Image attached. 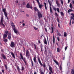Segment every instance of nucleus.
<instances>
[{
	"instance_id": "f257e3e1",
	"label": "nucleus",
	"mask_w": 74,
	"mask_h": 74,
	"mask_svg": "<svg viewBox=\"0 0 74 74\" xmlns=\"http://www.w3.org/2000/svg\"><path fill=\"white\" fill-rule=\"evenodd\" d=\"M11 23L12 24L11 26H12V27L13 28V30L14 31V32L16 34L18 35L19 34V31L17 30V29L15 27V25L13 22H11Z\"/></svg>"
},
{
	"instance_id": "f03ea898",
	"label": "nucleus",
	"mask_w": 74,
	"mask_h": 74,
	"mask_svg": "<svg viewBox=\"0 0 74 74\" xmlns=\"http://www.w3.org/2000/svg\"><path fill=\"white\" fill-rule=\"evenodd\" d=\"M37 57L38 62L39 63V64H40V66H43V67H44V68H45V67H46V64H45V63H44L43 64V65L42 64L41 62V60H40V56H37Z\"/></svg>"
},
{
	"instance_id": "7ed1b4c3",
	"label": "nucleus",
	"mask_w": 74,
	"mask_h": 74,
	"mask_svg": "<svg viewBox=\"0 0 74 74\" xmlns=\"http://www.w3.org/2000/svg\"><path fill=\"white\" fill-rule=\"evenodd\" d=\"M20 55L21 56V57L19 58L21 60H22H22H23L24 62L25 63V65L26 66L27 63L26 62V58H23V55H22V54L21 53H20Z\"/></svg>"
},
{
	"instance_id": "20e7f679",
	"label": "nucleus",
	"mask_w": 74,
	"mask_h": 74,
	"mask_svg": "<svg viewBox=\"0 0 74 74\" xmlns=\"http://www.w3.org/2000/svg\"><path fill=\"white\" fill-rule=\"evenodd\" d=\"M6 11V9H5V8L4 9H2V11L3 12L5 16L6 17V18H7L8 19V17H7L8 14L7 12H5Z\"/></svg>"
},
{
	"instance_id": "39448f33",
	"label": "nucleus",
	"mask_w": 74,
	"mask_h": 74,
	"mask_svg": "<svg viewBox=\"0 0 74 74\" xmlns=\"http://www.w3.org/2000/svg\"><path fill=\"white\" fill-rule=\"evenodd\" d=\"M48 2L50 6V12L51 14H52V13H53V12H52V7H51V2H50V1H49V0H48Z\"/></svg>"
},
{
	"instance_id": "423d86ee",
	"label": "nucleus",
	"mask_w": 74,
	"mask_h": 74,
	"mask_svg": "<svg viewBox=\"0 0 74 74\" xmlns=\"http://www.w3.org/2000/svg\"><path fill=\"white\" fill-rule=\"evenodd\" d=\"M71 16H71V20H70V23H69V25L70 26V25H71V20L72 19H73V20H74V14L73 13H71Z\"/></svg>"
},
{
	"instance_id": "0eeeda50",
	"label": "nucleus",
	"mask_w": 74,
	"mask_h": 74,
	"mask_svg": "<svg viewBox=\"0 0 74 74\" xmlns=\"http://www.w3.org/2000/svg\"><path fill=\"white\" fill-rule=\"evenodd\" d=\"M49 70L50 72H49V74H52L51 73H53V71H52V68L50 66V65H49Z\"/></svg>"
},
{
	"instance_id": "6e6552de",
	"label": "nucleus",
	"mask_w": 74,
	"mask_h": 74,
	"mask_svg": "<svg viewBox=\"0 0 74 74\" xmlns=\"http://www.w3.org/2000/svg\"><path fill=\"white\" fill-rule=\"evenodd\" d=\"M26 57H27V58H29V56H30V53L28 50H27L26 51Z\"/></svg>"
},
{
	"instance_id": "1a4fd4ad",
	"label": "nucleus",
	"mask_w": 74,
	"mask_h": 74,
	"mask_svg": "<svg viewBox=\"0 0 74 74\" xmlns=\"http://www.w3.org/2000/svg\"><path fill=\"white\" fill-rule=\"evenodd\" d=\"M53 10H54L55 11H56L57 10V11H58V13H60V10L59 8H55V7H53Z\"/></svg>"
},
{
	"instance_id": "9d476101",
	"label": "nucleus",
	"mask_w": 74,
	"mask_h": 74,
	"mask_svg": "<svg viewBox=\"0 0 74 74\" xmlns=\"http://www.w3.org/2000/svg\"><path fill=\"white\" fill-rule=\"evenodd\" d=\"M37 3H38L39 7L40 8H41L42 7V4L40 5V1L39 0H36Z\"/></svg>"
},
{
	"instance_id": "9b49d317",
	"label": "nucleus",
	"mask_w": 74,
	"mask_h": 74,
	"mask_svg": "<svg viewBox=\"0 0 74 74\" xmlns=\"http://www.w3.org/2000/svg\"><path fill=\"white\" fill-rule=\"evenodd\" d=\"M15 45L14 42H11V44L10 45V46L11 47H12V48H14V47H15Z\"/></svg>"
},
{
	"instance_id": "f8f14e48",
	"label": "nucleus",
	"mask_w": 74,
	"mask_h": 74,
	"mask_svg": "<svg viewBox=\"0 0 74 74\" xmlns=\"http://www.w3.org/2000/svg\"><path fill=\"white\" fill-rule=\"evenodd\" d=\"M38 15L39 18H41L42 17V14L40 12H38Z\"/></svg>"
},
{
	"instance_id": "ddd939ff",
	"label": "nucleus",
	"mask_w": 74,
	"mask_h": 74,
	"mask_svg": "<svg viewBox=\"0 0 74 74\" xmlns=\"http://www.w3.org/2000/svg\"><path fill=\"white\" fill-rule=\"evenodd\" d=\"M58 0H56V3L58 7H60V3L58 2Z\"/></svg>"
},
{
	"instance_id": "4468645a",
	"label": "nucleus",
	"mask_w": 74,
	"mask_h": 74,
	"mask_svg": "<svg viewBox=\"0 0 74 74\" xmlns=\"http://www.w3.org/2000/svg\"><path fill=\"white\" fill-rule=\"evenodd\" d=\"M34 49H35L36 51H37L38 49V47H37V45L35 44H34Z\"/></svg>"
},
{
	"instance_id": "2eb2a0df",
	"label": "nucleus",
	"mask_w": 74,
	"mask_h": 74,
	"mask_svg": "<svg viewBox=\"0 0 74 74\" xmlns=\"http://www.w3.org/2000/svg\"><path fill=\"white\" fill-rule=\"evenodd\" d=\"M8 38L9 40H11V33L10 32L8 35Z\"/></svg>"
},
{
	"instance_id": "dca6fc26",
	"label": "nucleus",
	"mask_w": 74,
	"mask_h": 74,
	"mask_svg": "<svg viewBox=\"0 0 74 74\" xmlns=\"http://www.w3.org/2000/svg\"><path fill=\"white\" fill-rule=\"evenodd\" d=\"M34 10L35 11H36L37 12H39V10H38V9L36 7H35L34 8Z\"/></svg>"
},
{
	"instance_id": "f3484780",
	"label": "nucleus",
	"mask_w": 74,
	"mask_h": 74,
	"mask_svg": "<svg viewBox=\"0 0 74 74\" xmlns=\"http://www.w3.org/2000/svg\"><path fill=\"white\" fill-rule=\"evenodd\" d=\"M44 42L45 44L46 45H47V39H45L44 40Z\"/></svg>"
},
{
	"instance_id": "a211bd4d",
	"label": "nucleus",
	"mask_w": 74,
	"mask_h": 74,
	"mask_svg": "<svg viewBox=\"0 0 74 74\" xmlns=\"http://www.w3.org/2000/svg\"><path fill=\"white\" fill-rule=\"evenodd\" d=\"M7 37V35L5 34H4L3 35V39H5V38H6Z\"/></svg>"
},
{
	"instance_id": "6ab92c4d",
	"label": "nucleus",
	"mask_w": 74,
	"mask_h": 74,
	"mask_svg": "<svg viewBox=\"0 0 74 74\" xmlns=\"http://www.w3.org/2000/svg\"><path fill=\"white\" fill-rule=\"evenodd\" d=\"M53 43L55 44V35H53Z\"/></svg>"
},
{
	"instance_id": "aec40b11",
	"label": "nucleus",
	"mask_w": 74,
	"mask_h": 74,
	"mask_svg": "<svg viewBox=\"0 0 74 74\" xmlns=\"http://www.w3.org/2000/svg\"><path fill=\"white\" fill-rule=\"evenodd\" d=\"M30 5L29 4V3H28L26 5V7L27 8H30Z\"/></svg>"
},
{
	"instance_id": "412c9836",
	"label": "nucleus",
	"mask_w": 74,
	"mask_h": 74,
	"mask_svg": "<svg viewBox=\"0 0 74 74\" xmlns=\"http://www.w3.org/2000/svg\"><path fill=\"white\" fill-rule=\"evenodd\" d=\"M53 60L54 61V62H55V63H56V64H57V65H58V66H59V62H57L56 61V60L53 59Z\"/></svg>"
},
{
	"instance_id": "4be33fe9",
	"label": "nucleus",
	"mask_w": 74,
	"mask_h": 74,
	"mask_svg": "<svg viewBox=\"0 0 74 74\" xmlns=\"http://www.w3.org/2000/svg\"><path fill=\"white\" fill-rule=\"evenodd\" d=\"M11 55H12V57H13L14 58V59H15V54H14V53H13L12 52H11Z\"/></svg>"
},
{
	"instance_id": "5701e85b",
	"label": "nucleus",
	"mask_w": 74,
	"mask_h": 74,
	"mask_svg": "<svg viewBox=\"0 0 74 74\" xmlns=\"http://www.w3.org/2000/svg\"><path fill=\"white\" fill-rule=\"evenodd\" d=\"M44 4L45 6V9L46 10H47V3L45 2L44 3Z\"/></svg>"
},
{
	"instance_id": "b1692460",
	"label": "nucleus",
	"mask_w": 74,
	"mask_h": 74,
	"mask_svg": "<svg viewBox=\"0 0 74 74\" xmlns=\"http://www.w3.org/2000/svg\"><path fill=\"white\" fill-rule=\"evenodd\" d=\"M72 11H73V10L72 9H69L68 10L67 12L68 13H70V12H72Z\"/></svg>"
},
{
	"instance_id": "393cba45",
	"label": "nucleus",
	"mask_w": 74,
	"mask_h": 74,
	"mask_svg": "<svg viewBox=\"0 0 74 74\" xmlns=\"http://www.w3.org/2000/svg\"><path fill=\"white\" fill-rule=\"evenodd\" d=\"M2 56L3 59H6V57L4 55V54H2Z\"/></svg>"
},
{
	"instance_id": "a878e982",
	"label": "nucleus",
	"mask_w": 74,
	"mask_h": 74,
	"mask_svg": "<svg viewBox=\"0 0 74 74\" xmlns=\"http://www.w3.org/2000/svg\"><path fill=\"white\" fill-rule=\"evenodd\" d=\"M69 7L71 9H72V8H73V5H72V4L71 3H70V4Z\"/></svg>"
},
{
	"instance_id": "bb28decb",
	"label": "nucleus",
	"mask_w": 74,
	"mask_h": 74,
	"mask_svg": "<svg viewBox=\"0 0 74 74\" xmlns=\"http://www.w3.org/2000/svg\"><path fill=\"white\" fill-rule=\"evenodd\" d=\"M33 60H34V63H37V59H36V58H34Z\"/></svg>"
},
{
	"instance_id": "cd10ccee",
	"label": "nucleus",
	"mask_w": 74,
	"mask_h": 74,
	"mask_svg": "<svg viewBox=\"0 0 74 74\" xmlns=\"http://www.w3.org/2000/svg\"><path fill=\"white\" fill-rule=\"evenodd\" d=\"M17 69L18 70V72H19L20 71V68H19V66H18L17 67Z\"/></svg>"
},
{
	"instance_id": "c85d7f7f",
	"label": "nucleus",
	"mask_w": 74,
	"mask_h": 74,
	"mask_svg": "<svg viewBox=\"0 0 74 74\" xmlns=\"http://www.w3.org/2000/svg\"><path fill=\"white\" fill-rule=\"evenodd\" d=\"M3 17H1V23H3Z\"/></svg>"
},
{
	"instance_id": "c756f323",
	"label": "nucleus",
	"mask_w": 74,
	"mask_h": 74,
	"mask_svg": "<svg viewBox=\"0 0 74 74\" xmlns=\"http://www.w3.org/2000/svg\"><path fill=\"white\" fill-rule=\"evenodd\" d=\"M8 31H6L5 32V34H6V35H8Z\"/></svg>"
},
{
	"instance_id": "7c9ffc66",
	"label": "nucleus",
	"mask_w": 74,
	"mask_h": 74,
	"mask_svg": "<svg viewBox=\"0 0 74 74\" xmlns=\"http://www.w3.org/2000/svg\"><path fill=\"white\" fill-rule=\"evenodd\" d=\"M3 39V41H4L5 42V43H6V42H7V41H8V40H7V39Z\"/></svg>"
},
{
	"instance_id": "2f4dec72",
	"label": "nucleus",
	"mask_w": 74,
	"mask_h": 74,
	"mask_svg": "<svg viewBox=\"0 0 74 74\" xmlns=\"http://www.w3.org/2000/svg\"><path fill=\"white\" fill-rule=\"evenodd\" d=\"M51 30H52V31H51V33H53L54 32V29H53V27H51Z\"/></svg>"
},
{
	"instance_id": "473e14b6",
	"label": "nucleus",
	"mask_w": 74,
	"mask_h": 74,
	"mask_svg": "<svg viewBox=\"0 0 74 74\" xmlns=\"http://www.w3.org/2000/svg\"><path fill=\"white\" fill-rule=\"evenodd\" d=\"M30 60H31V64H32V67H33V66H34V64H33V60H32V59H31Z\"/></svg>"
},
{
	"instance_id": "72a5a7b5",
	"label": "nucleus",
	"mask_w": 74,
	"mask_h": 74,
	"mask_svg": "<svg viewBox=\"0 0 74 74\" xmlns=\"http://www.w3.org/2000/svg\"><path fill=\"white\" fill-rule=\"evenodd\" d=\"M60 13V15H61V16H64V13H63V12H61Z\"/></svg>"
},
{
	"instance_id": "f704fd0d",
	"label": "nucleus",
	"mask_w": 74,
	"mask_h": 74,
	"mask_svg": "<svg viewBox=\"0 0 74 74\" xmlns=\"http://www.w3.org/2000/svg\"><path fill=\"white\" fill-rule=\"evenodd\" d=\"M4 65L5 66V68L6 70H7L8 69V67H7V66H8L7 65L4 64Z\"/></svg>"
},
{
	"instance_id": "c9c22d12",
	"label": "nucleus",
	"mask_w": 74,
	"mask_h": 74,
	"mask_svg": "<svg viewBox=\"0 0 74 74\" xmlns=\"http://www.w3.org/2000/svg\"><path fill=\"white\" fill-rule=\"evenodd\" d=\"M71 74H74V69H73L71 71Z\"/></svg>"
},
{
	"instance_id": "e433bc0d",
	"label": "nucleus",
	"mask_w": 74,
	"mask_h": 74,
	"mask_svg": "<svg viewBox=\"0 0 74 74\" xmlns=\"http://www.w3.org/2000/svg\"><path fill=\"white\" fill-rule=\"evenodd\" d=\"M57 52H60V49L59 48H57Z\"/></svg>"
},
{
	"instance_id": "4c0bfd02",
	"label": "nucleus",
	"mask_w": 74,
	"mask_h": 74,
	"mask_svg": "<svg viewBox=\"0 0 74 74\" xmlns=\"http://www.w3.org/2000/svg\"><path fill=\"white\" fill-rule=\"evenodd\" d=\"M44 53L45 55H47V51L45 50Z\"/></svg>"
},
{
	"instance_id": "58836bf2",
	"label": "nucleus",
	"mask_w": 74,
	"mask_h": 74,
	"mask_svg": "<svg viewBox=\"0 0 74 74\" xmlns=\"http://www.w3.org/2000/svg\"><path fill=\"white\" fill-rule=\"evenodd\" d=\"M34 29L35 30H37L38 29V28H36V27H34Z\"/></svg>"
},
{
	"instance_id": "ea45409f",
	"label": "nucleus",
	"mask_w": 74,
	"mask_h": 74,
	"mask_svg": "<svg viewBox=\"0 0 74 74\" xmlns=\"http://www.w3.org/2000/svg\"><path fill=\"white\" fill-rule=\"evenodd\" d=\"M40 50L41 51L40 52H42V54H43V53H44V52H43V50H42V49H41Z\"/></svg>"
},
{
	"instance_id": "a19ab883",
	"label": "nucleus",
	"mask_w": 74,
	"mask_h": 74,
	"mask_svg": "<svg viewBox=\"0 0 74 74\" xmlns=\"http://www.w3.org/2000/svg\"><path fill=\"white\" fill-rule=\"evenodd\" d=\"M57 36H59V37H60L61 36V34H60V33H57Z\"/></svg>"
},
{
	"instance_id": "79ce46f5",
	"label": "nucleus",
	"mask_w": 74,
	"mask_h": 74,
	"mask_svg": "<svg viewBox=\"0 0 74 74\" xmlns=\"http://www.w3.org/2000/svg\"><path fill=\"white\" fill-rule=\"evenodd\" d=\"M66 35H67V33H66V32H64V37H66Z\"/></svg>"
},
{
	"instance_id": "37998d69",
	"label": "nucleus",
	"mask_w": 74,
	"mask_h": 74,
	"mask_svg": "<svg viewBox=\"0 0 74 74\" xmlns=\"http://www.w3.org/2000/svg\"><path fill=\"white\" fill-rule=\"evenodd\" d=\"M60 1L61 2V4L62 5H63V0H60Z\"/></svg>"
},
{
	"instance_id": "c03bdc74",
	"label": "nucleus",
	"mask_w": 74,
	"mask_h": 74,
	"mask_svg": "<svg viewBox=\"0 0 74 74\" xmlns=\"http://www.w3.org/2000/svg\"><path fill=\"white\" fill-rule=\"evenodd\" d=\"M24 70H25V68L24 67L22 66V71H23Z\"/></svg>"
},
{
	"instance_id": "a18cd8bd",
	"label": "nucleus",
	"mask_w": 74,
	"mask_h": 74,
	"mask_svg": "<svg viewBox=\"0 0 74 74\" xmlns=\"http://www.w3.org/2000/svg\"><path fill=\"white\" fill-rule=\"evenodd\" d=\"M40 47L41 49H42V48L43 47V46H42V44H41V45H40Z\"/></svg>"
},
{
	"instance_id": "49530a36",
	"label": "nucleus",
	"mask_w": 74,
	"mask_h": 74,
	"mask_svg": "<svg viewBox=\"0 0 74 74\" xmlns=\"http://www.w3.org/2000/svg\"><path fill=\"white\" fill-rule=\"evenodd\" d=\"M23 51L24 52H25V51H26V50H25V47H23Z\"/></svg>"
},
{
	"instance_id": "de8ad7c7",
	"label": "nucleus",
	"mask_w": 74,
	"mask_h": 74,
	"mask_svg": "<svg viewBox=\"0 0 74 74\" xmlns=\"http://www.w3.org/2000/svg\"><path fill=\"white\" fill-rule=\"evenodd\" d=\"M23 4L24 5H26V3L25 2H23Z\"/></svg>"
},
{
	"instance_id": "09e8293b",
	"label": "nucleus",
	"mask_w": 74,
	"mask_h": 74,
	"mask_svg": "<svg viewBox=\"0 0 74 74\" xmlns=\"http://www.w3.org/2000/svg\"><path fill=\"white\" fill-rule=\"evenodd\" d=\"M57 22H58V23H59L60 22V21H59V19L58 18H57Z\"/></svg>"
},
{
	"instance_id": "8fccbe9b",
	"label": "nucleus",
	"mask_w": 74,
	"mask_h": 74,
	"mask_svg": "<svg viewBox=\"0 0 74 74\" xmlns=\"http://www.w3.org/2000/svg\"><path fill=\"white\" fill-rule=\"evenodd\" d=\"M60 70H62V66L61 65H60Z\"/></svg>"
},
{
	"instance_id": "3c124183",
	"label": "nucleus",
	"mask_w": 74,
	"mask_h": 74,
	"mask_svg": "<svg viewBox=\"0 0 74 74\" xmlns=\"http://www.w3.org/2000/svg\"><path fill=\"white\" fill-rule=\"evenodd\" d=\"M3 26L4 27H5V25H4V24H3V23H1Z\"/></svg>"
},
{
	"instance_id": "603ef678",
	"label": "nucleus",
	"mask_w": 74,
	"mask_h": 74,
	"mask_svg": "<svg viewBox=\"0 0 74 74\" xmlns=\"http://www.w3.org/2000/svg\"><path fill=\"white\" fill-rule=\"evenodd\" d=\"M67 47H68V46H67L65 47V51H66V50H67Z\"/></svg>"
},
{
	"instance_id": "864d4df0",
	"label": "nucleus",
	"mask_w": 74,
	"mask_h": 74,
	"mask_svg": "<svg viewBox=\"0 0 74 74\" xmlns=\"http://www.w3.org/2000/svg\"><path fill=\"white\" fill-rule=\"evenodd\" d=\"M57 40H58V41H60V38L59 37H57Z\"/></svg>"
},
{
	"instance_id": "5fc2aeb1",
	"label": "nucleus",
	"mask_w": 74,
	"mask_h": 74,
	"mask_svg": "<svg viewBox=\"0 0 74 74\" xmlns=\"http://www.w3.org/2000/svg\"><path fill=\"white\" fill-rule=\"evenodd\" d=\"M58 26L59 27V28H60V25L58 23Z\"/></svg>"
},
{
	"instance_id": "6e6d98bb",
	"label": "nucleus",
	"mask_w": 74,
	"mask_h": 74,
	"mask_svg": "<svg viewBox=\"0 0 74 74\" xmlns=\"http://www.w3.org/2000/svg\"><path fill=\"white\" fill-rule=\"evenodd\" d=\"M40 71V72H41V74H44V73H43V72H42V71Z\"/></svg>"
},
{
	"instance_id": "4d7b16f0",
	"label": "nucleus",
	"mask_w": 74,
	"mask_h": 74,
	"mask_svg": "<svg viewBox=\"0 0 74 74\" xmlns=\"http://www.w3.org/2000/svg\"><path fill=\"white\" fill-rule=\"evenodd\" d=\"M38 43H39V44H40L41 43V42L40 41V40H38Z\"/></svg>"
},
{
	"instance_id": "13d9d810",
	"label": "nucleus",
	"mask_w": 74,
	"mask_h": 74,
	"mask_svg": "<svg viewBox=\"0 0 74 74\" xmlns=\"http://www.w3.org/2000/svg\"><path fill=\"white\" fill-rule=\"evenodd\" d=\"M70 0H68V3H70Z\"/></svg>"
},
{
	"instance_id": "bf43d9fd",
	"label": "nucleus",
	"mask_w": 74,
	"mask_h": 74,
	"mask_svg": "<svg viewBox=\"0 0 74 74\" xmlns=\"http://www.w3.org/2000/svg\"><path fill=\"white\" fill-rule=\"evenodd\" d=\"M55 14L56 15L58 16V14H57L56 13H55Z\"/></svg>"
},
{
	"instance_id": "052dcab7",
	"label": "nucleus",
	"mask_w": 74,
	"mask_h": 74,
	"mask_svg": "<svg viewBox=\"0 0 74 74\" xmlns=\"http://www.w3.org/2000/svg\"><path fill=\"white\" fill-rule=\"evenodd\" d=\"M45 51H47V47H45Z\"/></svg>"
},
{
	"instance_id": "680f3d73",
	"label": "nucleus",
	"mask_w": 74,
	"mask_h": 74,
	"mask_svg": "<svg viewBox=\"0 0 74 74\" xmlns=\"http://www.w3.org/2000/svg\"><path fill=\"white\" fill-rule=\"evenodd\" d=\"M26 15L27 17H29V14H26Z\"/></svg>"
},
{
	"instance_id": "e2e57ef3",
	"label": "nucleus",
	"mask_w": 74,
	"mask_h": 74,
	"mask_svg": "<svg viewBox=\"0 0 74 74\" xmlns=\"http://www.w3.org/2000/svg\"><path fill=\"white\" fill-rule=\"evenodd\" d=\"M2 73H4V70L3 69L2 70Z\"/></svg>"
},
{
	"instance_id": "0e129e2a",
	"label": "nucleus",
	"mask_w": 74,
	"mask_h": 74,
	"mask_svg": "<svg viewBox=\"0 0 74 74\" xmlns=\"http://www.w3.org/2000/svg\"><path fill=\"white\" fill-rule=\"evenodd\" d=\"M16 3H18V1L17 0H16L15 1Z\"/></svg>"
},
{
	"instance_id": "69168bd1",
	"label": "nucleus",
	"mask_w": 74,
	"mask_h": 74,
	"mask_svg": "<svg viewBox=\"0 0 74 74\" xmlns=\"http://www.w3.org/2000/svg\"><path fill=\"white\" fill-rule=\"evenodd\" d=\"M51 26H52V27L53 26V24H51Z\"/></svg>"
},
{
	"instance_id": "338daca9",
	"label": "nucleus",
	"mask_w": 74,
	"mask_h": 74,
	"mask_svg": "<svg viewBox=\"0 0 74 74\" xmlns=\"http://www.w3.org/2000/svg\"><path fill=\"white\" fill-rule=\"evenodd\" d=\"M23 26H25V23H23Z\"/></svg>"
},
{
	"instance_id": "774afa93",
	"label": "nucleus",
	"mask_w": 74,
	"mask_h": 74,
	"mask_svg": "<svg viewBox=\"0 0 74 74\" xmlns=\"http://www.w3.org/2000/svg\"><path fill=\"white\" fill-rule=\"evenodd\" d=\"M72 2H73V4H74V0L72 1Z\"/></svg>"
}]
</instances>
